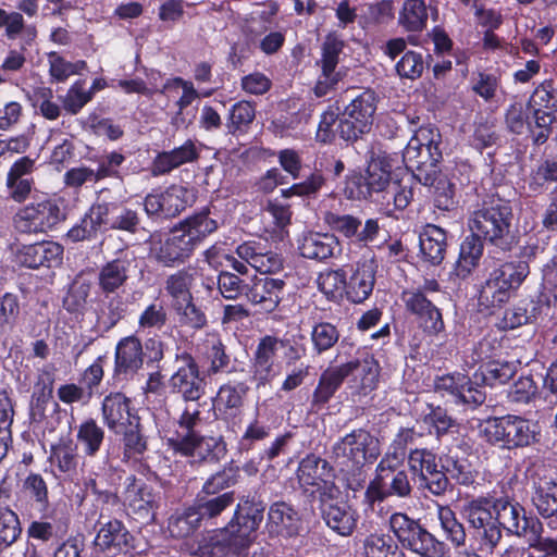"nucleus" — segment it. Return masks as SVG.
Here are the masks:
<instances>
[{"label": "nucleus", "instance_id": "f257e3e1", "mask_svg": "<svg viewBox=\"0 0 557 557\" xmlns=\"http://www.w3.org/2000/svg\"><path fill=\"white\" fill-rule=\"evenodd\" d=\"M377 96L368 88L345 108L343 119L333 110L321 114L315 139H359L369 133L376 111Z\"/></svg>", "mask_w": 557, "mask_h": 557}, {"label": "nucleus", "instance_id": "f03ea898", "mask_svg": "<svg viewBox=\"0 0 557 557\" xmlns=\"http://www.w3.org/2000/svg\"><path fill=\"white\" fill-rule=\"evenodd\" d=\"M529 272L525 261L506 262L494 269L479 289L478 306L480 310L493 312L508 302Z\"/></svg>", "mask_w": 557, "mask_h": 557}, {"label": "nucleus", "instance_id": "7ed1b4c3", "mask_svg": "<svg viewBox=\"0 0 557 557\" xmlns=\"http://www.w3.org/2000/svg\"><path fill=\"white\" fill-rule=\"evenodd\" d=\"M481 433L487 442L508 449L531 446L541 437L536 422L515 414L487 419L481 425Z\"/></svg>", "mask_w": 557, "mask_h": 557}, {"label": "nucleus", "instance_id": "20e7f679", "mask_svg": "<svg viewBox=\"0 0 557 557\" xmlns=\"http://www.w3.org/2000/svg\"><path fill=\"white\" fill-rule=\"evenodd\" d=\"M380 454L379 438L368 430L357 429L334 443L331 458L342 470L354 471L374 461Z\"/></svg>", "mask_w": 557, "mask_h": 557}, {"label": "nucleus", "instance_id": "39448f33", "mask_svg": "<svg viewBox=\"0 0 557 557\" xmlns=\"http://www.w3.org/2000/svg\"><path fill=\"white\" fill-rule=\"evenodd\" d=\"M386 463L382 465V459L380 460L375 469V476L364 493V502L372 510L375 509V506L380 507L389 496L409 498L413 491L408 472L405 469H398L401 463L392 461Z\"/></svg>", "mask_w": 557, "mask_h": 557}, {"label": "nucleus", "instance_id": "423d86ee", "mask_svg": "<svg viewBox=\"0 0 557 557\" xmlns=\"http://www.w3.org/2000/svg\"><path fill=\"white\" fill-rule=\"evenodd\" d=\"M263 519V508L256 504L238 505L233 520L218 535V543L227 553L242 554L247 549L252 540L253 533Z\"/></svg>", "mask_w": 557, "mask_h": 557}, {"label": "nucleus", "instance_id": "0eeeda50", "mask_svg": "<svg viewBox=\"0 0 557 557\" xmlns=\"http://www.w3.org/2000/svg\"><path fill=\"white\" fill-rule=\"evenodd\" d=\"M512 209L509 201L497 198L473 211L469 219V228L479 237L483 236L491 243L497 244L510 231Z\"/></svg>", "mask_w": 557, "mask_h": 557}, {"label": "nucleus", "instance_id": "6e6552de", "mask_svg": "<svg viewBox=\"0 0 557 557\" xmlns=\"http://www.w3.org/2000/svg\"><path fill=\"white\" fill-rule=\"evenodd\" d=\"M389 528L405 548L422 557H442L443 544L406 513L394 512Z\"/></svg>", "mask_w": 557, "mask_h": 557}, {"label": "nucleus", "instance_id": "1a4fd4ad", "mask_svg": "<svg viewBox=\"0 0 557 557\" xmlns=\"http://www.w3.org/2000/svg\"><path fill=\"white\" fill-rule=\"evenodd\" d=\"M494 513L502 529L519 537H525L529 545L543 533V524L536 517H528L525 509L508 496L494 499Z\"/></svg>", "mask_w": 557, "mask_h": 557}, {"label": "nucleus", "instance_id": "9d476101", "mask_svg": "<svg viewBox=\"0 0 557 557\" xmlns=\"http://www.w3.org/2000/svg\"><path fill=\"white\" fill-rule=\"evenodd\" d=\"M64 219L58 202L45 199L20 209L13 218V225L18 233L39 234L51 231Z\"/></svg>", "mask_w": 557, "mask_h": 557}, {"label": "nucleus", "instance_id": "9b49d317", "mask_svg": "<svg viewBox=\"0 0 557 557\" xmlns=\"http://www.w3.org/2000/svg\"><path fill=\"white\" fill-rule=\"evenodd\" d=\"M392 165L384 157L372 158L364 174L352 175L346 185V194L351 199H369L382 193L391 183Z\"/></svg>", "mask_w": 557, "mask_h": 557}, {"label": "nucleus", "instance_id": "f8f14e48", "mask_svg": "<svg viewBox=\"0 0 557 557\" xmlns=\"http://www.w3.org/2000/svg\"><path fill=\"white\" fill-rule=\"evenodd\" d=\"M176 370L169 380V388L178 394L185 401H197L205 394L203 380L199 367L188 352L175 356Z\"/></svg>", "mask_w": 557, "mask_h": 557}, {"label": "nucleus", "instance_id": "ddd939ff", "mask_svg": "<svg viewBox=\"0 0 557 557\" xmlns=\"http://www.w3.org/2000/svg\"><path fill=\"white\" fill-rule=\"evenodd\" d=\"M332 467L329 462L313 454L307 455L297 469L298 483L305 491L319 492L321 497L333 498L338 490L331 481Z\"/></svg>", "mask_w": 557, "mask_h": 557}, {"label": "nucleus", "instance_id": "4468645a", "mask_svg": "<svg viewBox=\"0 0 557 557\" xmlns=\"http://www.w3.org/2000/svg\"><path fill=\"white\" fill-rule=\"evenodd\" d=\"M173 449L195 461H218L226 453L221 437L201 436L197 432L177 435L170 440Z\"/></svg>", "mask_w": 557, "mask_h": 557}, {"label": "nucleus", "instance_id": "2eb2a0df", "mask_svg": "<svg viewBox=\"0 0 557 557\" xmlns=\"http://www.w3.org/2000/svg\"><path fill=\"white\" fill-rule=\"evenodd\" d=\"M151 253L153 258L165 267H177L185 263L194 253L195 248L177 228L173 227L163 238L151 240Z\"/></svg>", "mask_w": 557, "mask_h": 557}, {"label": "nucleus", "instance_id": "dca6fc26", "mask_svg": "<svg viewBox=\"0 0 557 557\" xmlns=\"http://www.w3.org/2000/svg\"><path fill=\"white\" fill-rule=\"evenodd\" d=\"M124 484L122 494L124 506L139 519H152L160 503L159 493L135 475L127 476Z\"/></svg>", "mask_w": 557, "mask_h": 557}, {"label": "nucleus", "instance_id": "f3484780", "mask_svg": "<svg viewBox=\"0 0 557 557\" xmlns=\"http://www.w3.org/2000/svg\"><path fill=\"white\" fill-rule=\"evenodd\" d=\"M376 264L373 259H364L347 269L346 298L361 304L369 298L375 284Z\"/></svg>", "mask_w": 557, "mask_h": 557}, {"label": "nucleus", "instance_id": "a211bd4d", "mask_svg": "<svg viewBox=\"0 0 557 557\" xmlns=\"http://www.w3.org/2000/svg\"><path fill=\"white\" fill-rule=\"evenodd\" d=\"M186 196L187 190L177 185L161 193L149 194L144 201L145 211L148 215L173 218L186 208Z\"/></svg>", "mask_w": 557, "mask_h": 557}, {"label": "nucleus", "instance_id": "6ab92c4d", "mask_svg": "<svg viewBox=\"0 0 557 557\" xmlns=\"http://www.w3.org/2000/svg\"><path fill=\"white\" fill-rule=\"evenodd\" d=\"M403 300L407 310L419 318L420 325L429 334H437L444 329L440 310L420 290H405Z\"/></svg>", "mask_w": 557, "mask_h": 557}, {"label": "nucleus", "instance_id": "aec40b11", "mask_svg": "<svg viewBox=\"0 0 557 557\" xmlns=\"http://www.w3.org/2000/svg\"><path fill=\"white\" fill-rule=\"evenodd\" d=\"M282 345V342L271 335L262 337L253 352L252 358V379L257 382V386L265 385L276 375L274 368V358Z\"/></svg>", "mask_w": 557, "mask_h": 557}, {"label": "nucleus", "instance_id": "412c9836", "mask_svg": "<svg viewBox=\"0 0 557 557\" xmlns=\"http://www.w3.org/2000/svg\"><path fill=\"white\" fill-rule=\"evenodd\" d=\"M131 400L122 393H111L103 398L102 416L107 426L114 433L125 431L139 418L131 410Z\"/></svg>", "mask_w": 557, "mask_h": 557}, {"label": "nucleus", "instance_id": "4be33fe9", "mask_svg": "<svg viewBox=\"0 0 557 557\" xmlns=\"http://www.w3.org/2000/svg\"><path fill=\"white\" fill-rule=\"evenodd\" d=\"M418 182L432 188L434 206L442 211H449L455 208V185L449 177L436 169L420 171L417 173Z\"/></svg>", "mask_w": 557, "mask_h": 557}, {"label": "nucleus", "instance_id": "5701e85b", "mask_svg": "<svg viewBox=\"0 0 557 557\" xmlns=\"http://www.w3.org/2000/svg\"><path fill=\"white\" fill-rule=\"evenodd\" d=\"M285 282L280 278L263 277L256 280L245 293L246 298L265 312L274 311L282 300Z\"/></svg>", "mask_w": 557, "mask_h": 557}, {"label": "nucleus", "instance_id": "b1692460", "mask_svg": "<svg viewBox=\"0 0 557 557\" xmlns=\"http://www.w3.org/2000/svg\"><path fill=\"white\" fill-rule=\"evenodd\" d=\"M269 532L283 537H294L301 530L299 513L285 502H275L268 512Z\"/></svg>", "mask_w": 557, "mask_h": 557}, {"label": "nucleus", "instance_id": "393cba45", "mask_svg": "<svg viewBox=\"0 0 557 557\" xmlns=\"http://www.w3.org/2000/svg\"><path fill=\"white\" fill-rule=\"evenodd\" d=\"M143 363L144 351L139 338L134 335L122 338L115 348V374L133 376Z\"/></svg>", "mask_w": 557, "mask_h": 557}, {"label": "nucleus", "instance_id": "a878e982", "mask_svg": "<svg viewBox=\"0 0 557 557\" xmlns=\"http://www.w3.org/2000/svg\"><path fill=\"white\" fill-rule=\"evenodd\" d=\"M441 158L442 152L437 141H408L403 151L406 168L416 169L414 173L436 169V163Z\"/></svg>", "mask_w": 557, "mask_h": 557}, {"label": "nucleus", "instance_id": "bb28decb", "mask_svg": "<svg viewBox=\"0 0 557 557\" xmlns=\"http://www.w3.org/2000/svg\"><path fill=\"white\" fill-rule=\"evenodd\" d=\"M532 495L531 500L537 512L543 518H552L557 516V480L539 475L531 476Z\"/></svg>", "mask_w": 557, "mask_h": 557}, {"label": "nucleus", "instance_id": "cd10ccee", "mask_svg": "<svg viewBox=\"0 0 557 557\" xmlns=\"http://www.w3.org/2000/svg\"><path fill=\"white\" fill-rule=\"evenodd\" d=\"M63 247L54 242H41L21 248L16 255L18 262L27 268L51 267L60 261Z\"/></svg>", "mask_w": 557, "mask_h": 557}, {"label": "nucleus", "instance_id": "c85d7f7f", "mask_svg": "<svg viewBox=\"0 0 557 557\" xmlns=\"http://www.w3.org/2000/svg\"><path fill=\"white\" fill-rule=\"evenodd\" d=\"M322 498V516L333 531L339 535H350L356 528L355 511L344 502H332V498Z\"/></svg>", "mask_w": 557, "mask_h": 557}, {"label": "nucleus", "instance_id": "c756f323", "mask_svg": "<svg viewBox=\"0 0 557 557\" xmlns=\"http://www.w3.org/2000/svg\"><path fill=\"white\" fill-rule=\"evenodd\" d=\"M133 536L117 519L100 523L94 544L101 552H121L131 547Z\"/></svg>", "mask_w": 557, "mask_h": 557}, {"label": "nucleus", "instance_id": "7c9ffc66", "mask_svg": "<svg viewBox=\"0 0 557 557\" xmlns=\"http://www.w3.org/2000/svg\"><path fill=\"white\" fill-rule=\"evenodd\" d=\"M298 249L304 258L325 260L339 249V242L332 234L310 232L301 237Z\"/></svg>", "mask_w": 557, "mask_h": 557}, {"label": "nucleus", "instance_id": "2f4dec72", "mask_svg": "<svg viewBox=\"0 0 557 557\" xmlns=\"http://www.w3.org/2000/svg\"><path fill=\"white\" fill-rule=\"evenodd\" d=\"M132 260L126 256L119 257L103 264L98 273V286L106 294H113L120 289L129 276Z\"/></svg>", "mask_w": 557, "mask_h": 557}, {"label": "nucleus", "instance_id": "473e14b6", "mask_svg": "<svg viewBox=\"0 0 557 557\" xmlns=\"http://www.w3.org/2000/svg\"><path fill=\"white\" fill-rule=\"evenodd\" d=\"M176 226L196 249L207 236L218 230V222L210 216V211L205 209L187 216Z\"/></svg>", "mask_w": 557, "mask_h": 557}, {"label": "nucleus", "instance_id": "72a5a7b5", "mask_svg": "<svg viewBox=\"0 0 557 557\" xmlns=\"http://www.w3.org/2000/svg\"><path fill=\"white\" fill-rule=\"evenodd\" d=\"M446 232L434 224H428L419 235L420 252L425 261L436 265L444 260Z\"/></svg>", "mask_w": 557, "mask_h": 557}, {"label": "nucleus", "instance_id": "f704fd0d", "mask_svg": "<svg viewBox=\"0 0 557 557\" xmlns=\"http://www.w3.org/2000/svg\"><path fill=\"white\" fill-rule=\"evenodd\" d=\"M49 460L65 478L73 479L77 474L79 456L71 440H60L53 444Z\"/></svg>", "mask_w": 557, "mask_h": 557}, {"label": "nucleus", "instance_id": "c9c22d12", "mask_svg": "<svg viewBox=\"0 0 557 557\" xmlns=\"http://www.w3.org/2000/svg\"><path fill=\"white\" fill-rule=\"evenodd\" d=\"M483 255V243L481 238L472 233L467 236L460 245L459 258L454 268V274L459 278H467L479 265Z\"/></svg>", "mask_w": 557, "mask_h": 557}, {"label": "nucleus", "instance_id": "e433bc0d", "mask_svg": "<svg viewBox=\"0 0 557 557\" xmlns=\"http://www.w3.org/2000/svg\"><path fill=\"white\" fill-rule=\"evenodd\" d=\"M345 364L349 367V376H352L356 386L361 391H372L376 386L380 366L372 356L367 355L363 358H356Z\"/></svg>", "mask_w": 557, "mask_h": 557}, {"label": "nucleus", "instance_id": "4c0bfd02", "mask_svg": "<svg viewBox=\"0 0 557 557\" xmlns=\"http://www.w3.org/2000/svg\"><path fill=\"white\" fill-rule=\"evenodd\" d=\"M197 157L198 151L193 141H186L178 148L159 153L153 162L152 173L153 175L169 173L184 163L194 161Z\"/></svg>", "mask_w": 557, "mask_h": 557}, {"label": "nucleus", "instance_id": "58836bf2", "mask_svg": "<svg viewBox=\"0 0 557 557\" xmlns=\"http://www.w3.org/2000/svg\"><path fill=\"white\" fill-rule=\"evenodd\" d=\"M348 376L349 367H346L345 363L325 369L320 375L318 386L314 389L313 403L326 404Z\"/></svg>", "mask_w": 557, "mask_h": 557}, {"label": "nucleus", "instance_id": "ea45409f", "mask_svg": "<svg viewBox=\"0 0 557 557\" xmlns=\"http://www.w3.org/2000/svg\"><path fill=\"white\" fill-rule=\"evenodd\" d=\"M428 22V10L424 0H405L399 12L398 24L410 33L422 32Z\"/></svg>", "mask_w": 557, "mask_h": 557}, {"label": "nucleus", "instance_id": "a19ab883", "mask_svg": "<svg viewBox=\"0 0 557 557\" xmlns=\"http://www.w3.org/2000/svg\"><path fill=\"white\" fill-rule=\"evenodd\" d=\"M234 502V492H225L219 495L205 494L198 497L194 508L200 521L213 520L231 507Z\"/></svg>", "mask_w": 557, "mask_h": 557}, {"label": "nucleus", "instance_id": "79ce46f5", "mask_svg": "<svg viewBox=\"0 0 557 557\" xmlns=\"http://www.w3.org/2000/svg\"><path fill=\"white\" fill-rule=\"evenodd\" d=\"M256 117V107L253 102L242 100L234 103L228 113L227 129L233 136L245 135Z\"/></svg>", "mask_w": 557, "mask_h": 557}, {"label": "nucleus", "instance_id": "37998d69", "mask_svg": "<svg viewBox=\"0 0 557 557\" xmlns=\"http://www.w3.org/2000/svg\"><path fill=\"white\" fill-rule=\"evenodd\" d=\"M345 44L335 34H327L321 46V59L317 61L322 76L339 75L336 67L339 63V55L343 52Z\"/></svg>", "mask_w": 557, "mask_h": 557}, {"label": "nucleus", "instance_id": "c03bdc74", "mask_svg": "<svg viewBox=\"0 0 557 557\" xmlns=\"http://www.w3.org/2000/svg\"><path fill=\"white\" fill-rule=\"evenodd\" d=\"M76 438L85 455L94 457L103 444L104 431L94 419H88L79 424Z\"/></svg>", "mask_w": 557, "mask_h": 557}, {"label": "nucleus", "instance_id": "a18cd8bd", "mask_svg": "<svg viewBox=\"0 0 557 557\" xmlns=\"http://www.w3.org/2000/svg\"><path fill=\"white\" fill-rule=\"evenodd\" d=\"M247 387L239 383L236 385H222L214 399V406L220 412L236 414L243 406Z\"/></svg>", "mask_w": 557, "mask_h": 557}, {"label": "nucleus", "instance_id": "49530a36", "mask_svg": "<svg viewBox=\"0 0 557 557\" xmlns=\"http://www.w3.org/2000/svg\"><path fill=\"white\" fill-rule=\"evenodd\" d=\"M492 509L494 510V499L478 497L463 505L462 515L469 525L474 529L495 519Z\"/></svg>", "mask_w": 557, "mask_h": 557}, {"label": "nucleus", "instance_id": "de8ad7c7", "mask_svg": "<svg viewBox=\"0 0 557 557\" xmlns=\"http://www.w3.org/2000/svg\"><path fill=\"white\" fill-rule=\"evenodd\" d=\"M420 437L422 434L413 428H400L391 444V450L382 458V465H387V461L403 463L407 448L414 445Z\"/></svg>", "mask_w": 557, "mask_h": 557}, {"label": "nucleus", "instance_id": "09e8293b", "mask_svg": "<svg viewBox=\"0 0 557 557\" xmlns=\"http://www.w3.org/2000/svg\"><path fill=\"white\" fill-rule=\"evenodd\" d=\"M528 109L537 112L557 111V89L553 79H544L534 88L528 101Z\"/></svg>", "mask_w": 557, "mask_h": 557}, {"label": "nucleus", "instance_id": "8fccbe9b", "mask_svg": "<svg viewBox=\"0 0 557 557\" xmlns=\"http://www.w3.org/2000/svg\"><path fill=\"white\" fill-rule=\"evenodd\" d=\"M515 374V366L507 361L493 360L481 367L480 373H475L474 377L478 382L481 380L486 385L504 384L508 382Z\"/></svg>", "mask_w": 557, "mask_h": 557}, {"label": "nucleus", "instance_id": "3c124183", "mask_svg": "<svg viewBox=\"0 0 557 557\" xmlns=\"http://www.w3.org/2000/svg\"><path fill=\"white\" fill-rule=\"evenodd\" d=\"M193 281V274L186 270L176 271L166 277L164 288L173 299V306L193 299L190 293Z\"/></svg>", "mask_w": 557, "mask_h": 557}, {"label": "nucleus", "instance_id": "603ef678", "mask_svg": "<svg viewBox=\"0 0 557 557\" xmlns=\"http://www.w3.org/2000/svg\"><path fill=\"white\" fill-rule=\"evenodd\" d=\"M363 557H398L397 545L386 534L372 533L363 541Z\"/></svg>", "mask_w": 557, "mask_h": 557}, {"label": "nucleus", "instance_id": "864d4df0", "mask_svg": "<svg viewBox=\"0 0 557 557\" xmlns=\"http://www.w3.org/2000/svg\"><path fill=\"white\" fill-rule=\"evenodd\" d=\"M311 343L318 355L330 350L339 339L337 327L330 322H319L312 326Z\"/></svg>", "mask_w": 557, "mask_h": 557}, {"label": "nucleus", "instance_id": "5fc2aeb1", "mask_svg": "<svg viewBox=\"0 0 557 557\" xmlns=\"http://www.w3.org/2000/svg\"><path fill=\"white\" fill-rule=\"evenodd\" d=\"M438 519L447 540L457 547L465 546L467 537L465 528L448 506H438Z\"/></svg>", "mask_w": 557, "mask_h": 557}, {"label": "nucleus", "instance_id": "6e6d98bb", "mask_svg": "<svg viewBox=\"0 0 557 557\" xmlns=\"http://www.w3.org/2000/svg\"><path fill=\"white\" fill-rule=\"evenodd\" d=\"M199 516L195 508H189L182 513L173 515L169 520V532L173 537H187L195 532L200 524Z\"/></svg>", "mask_w": 557, "mask_h": 557}, {"label": "nucleus", "instance_id": "4d7b16f0", "mask_svg": "<svg viewBox=\"0 0 557 557\" xmlns=\"http://www.w3.org/2000/svg\"><path fill=\"white\" fill-rule=\"evenodd\" d=\"M347 269L326 271L318 278L319 289L330 298L346 296Z\"/></svg>", "mask_w": 557, "mask_h": 557}, {"label": "nucleus", "instance_id": "13d9d810", "mask_svg": "<svg viewBox=\"0 0 557 557\" xmlns=\"http://www.w3.org/2000/svg\"><path fill=\"white\" fill-rule=\"evenodd\" d=\"M419 480V487L426 490L433 496H443L450 488L449 478L446 475L445 470L438 465L421 474Z\"/></svg>", "mask_w": 557, "mask_h": 557}, {"label": "nucleus", "instance_id": "bf43d9fd", "mask_svg": "<svg viewBox=\"0 0 557 557\" xmlns=\"http://www.w3.org/2000/svg\"><path fill=\"white\" fill-rule=\"evenodd\" d=\"M168 323V311L160 301L148 305L139 314L138 329L141 331H160Z\"/></svg>", "mask_w": 557, "mask_h": 557}, {"label": "nucleus", "instance_id": "052dcab7", "mask_svg": "<svg viewBox=\"0 0 557 557\" xmlns=\"http://www.w3.org/2000/svg\"><path fill=\"white\" fill-rule=\"evenodd\" d=\"M22 528L17 515L9 507L0 506V544L3 548L12 545L21 535Z\"/></svg>", "mask_w": 557, "mask_h": 557}, {"label": "nucleus", "instance_id": "680f3d73", "mask_svg": "<svg viewBox=\"0 0 557 557\" xmlns=\"http://www.w3.org/2000/svg\"><path fill=\"white\" fill-rule=\"evenodd\" d=\"M33 107L39 108L40 113L47 120H57L60 116V107L52 101L53 91L49 87H36L28 95Z\"/></svg>", "mask_w": 557, "mask_h": 557}, {"label": "nucleus", "instance_id": "e2e57ef3", "mask_svg": "<svg viewBox=\"0 0 557 557\" xmlns=\"http://www.w3.org/2000/svg\"><path fill=\"white\" fill-rule=\"evenodd\" d=\"M472 91L484 101L490 102L496 97L500 87V76L495 73L479 72L471 81Z\"/></svg>", "mask_w": 557, "mask_h": 557}, {"label": "nucleus", "instance_id": "0e129e2a", "mask_svg": "<svg viewBox=\"0 0 557 557\" xmlns=\"http://www.w3.org/2000/svg\"><path fill=\"white\" fill-rule=\"evenodd\" d=\"M24 492L33 499L40 510H47L49 507V492L44 478L38 473H30L24 481Z\"/></svg>", "mask_w": 557, "mask_h": 557}, {"label": "nucleus", "instance_id": "69168bd1", "mask_svg": "<svg viewBox=\"0 0 557 557\" xmlns=\"http://www.w3.org/2000/svg\"><path fill=\"white\" fill-rule=\"evenodd\" d=\"M85 81L77 79L67 89L63 97L62 104L64 110L72 114H78L81 110L91 101L90 92H86L84 89Z\"/></svg>", "mask_w": 557, "mask_h": 557}, {"label": "nucleus", "instance_id": "338daca9", "mask_svg": "<svg viewBox=\"0 0 557 557\" xmlns=\"http://www.w3.org/2000/svg\"><path fill=\"white\" fill-rule=\"evenodd\" d=\"M442 468L449 479L455 480L460 485L470 486L475 481V474L466 460L446 457L442 459Z\"/></svg>", "mask_w": 557, "mask_h": 557}, {"label": "nucleus", "instance_id": "774afa93", "mask_svg": "<svg viewBox=\"0 0 557 557\" xmlns=\"http://www.w3.org/2000/svg\"><path fill=\"white\" fill-rule=\"evenodd\" d=\"M397 74L403 78L417 79L424 70L422 54L412 50L406 51L395 65Z\"/></svg>", "mask_w": 557, "mask_h": 557}]
</instances>
